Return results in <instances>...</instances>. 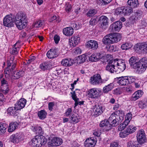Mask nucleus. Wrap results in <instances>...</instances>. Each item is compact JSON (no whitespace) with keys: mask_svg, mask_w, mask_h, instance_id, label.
Listing matches in <instances>:
<instances>
[{"mask_svg":"<svg viewBox=\"0 0 147 147\" xmlns=\"http://www.w3.org/2000/svg\"><path fill=\"white\" fill-rule=\"evenodd\" d=\"M95 144L94 140L91 138L86 139L84 142V145L86 147H94Z\"/></svg>","mask_w":147,"mask_h":147,"instance_id":"bb28decb","label":"nucleus"},{"mask_svg":"<svg viewBox=\"0 0 147 147\" xmlns=\"http://www.w3.org/2000/svg\"><path fill=\"white\" fill-rule=\"evenodd\" d=\"M127 81H128V84L134 82L136 79L135 77L129 76L127 77Z\"/></svg>","mask_w":147,"mask_h":147,"instance_id":"4d7b16f0","label":"nucleus"},{"mask_svg":"<svg viewBox=\"0 0 147 147\" xmlns=\"http://www.w3.org/2000/svg\"><path fill=\"white\" fill-rule=\"evenodd\" d=\"M26 102V100L24 98L20 99L19 101L15 104L14 109L15 110H20L22 109L25 107Z\"/></svg>","mask_w":147,"mask_h":147,"instance_id":"f8f14e48","label":"nucleus"},{"mask_svg":"<svg viewBox=\"0 0 147 147\" xmlns=\"http://www.w3.org/2000/svg\"><path fill=\"white\" fill-rule=\"evenodd\" d=\"M117 63L116 65L117 68V74L123 71L125 69V62L123 60H120L118 61H116Z\"/></svg>","mask_w":147,"mask_h":147,"instance_id":"9b49d317","label":"nucleus"},{"mask_svg":"<svg viewBox=\"0 0 147 147\" xmlns=\"http://www.w3.org/2000/svg\"><path fill=\"white\" fill-rule=\"evenodd\" d=\"M139 107L142 109L147 107V98L145 100L139 101L138 104Z\"/></svg>","mask_w":147,"mask_h":147,"instance_id":"f704fd0d","label":"nucleus"},{"mask_svg":"<svg viewBox=\"0 0 147 147\" xmlns=\"http://www.w3.org/2000/svg\"><path fill=\"white\" fill-rule=\"evenodd\" d=\"M103 57L101 52L94 53L90 57L89 60L92 61H96L99 60Z\"/></svg>","mask_w":147,"mask_h":147,"instance_id":"aec40b11","label":"nucleus"},{"mask_svg":"<svg viewBox=\"0 0 147 147\" xmlns=\"http://www.w3.org/2000/svg\"><path fill=\"white\" fill-rule=\"evenodd\" d=\"M129 134L126 129L123 131L121 132L119 134L121 138H125Z\"/></svg>","mask_w":147,"mask_h":147,"instance_id":"603ef678","label":"nucleus"},{"mask_svg":"<svg viewBox=\"0 0 147 147\" xmlns=\"http://www.w3.org/2000/svg\"><path fill=\"white\" fill-rule=\"evenodd\" d=\"M59 55L58 50L57 49H51L47 53V56L49 59H54Z\"/></svg>","mask_w":147,"mask_h":147,"instance_id":"ddd939ff","label":"nucleus"},{"mask_svg":"<svg viewBox=\"0 0 147 147\" xmlns=\"http://www.w3.org/2000/svg\"><path fill=\"white\" fill-rule=\"evenodd\" d=\"M101 91L99 88H93L88 90L87 92L88 97L92 99H97L101 96Z\"/></svg>","mask_w":147,"mask_h":147,"instance_id":"423d86ee","label":"nucleus"},{"mask_svg":"<svg viewBox=\"0 0 147 147\" xmlns=\"http://www.w3.org/2000/svg\"><path fill=\"white\" fill-rule=\"evenodd\" d=\"M108 18L105 16H102L99 18L100 23L99 27L100 30H104L107 28V26L108 24Z\"/></svg>","mask_w":147,"mask_h":147,"instance_id":"9d476101","label":"nucleus"},{"mask_svg":"<svg viewBox=\"0 0 147 147\" xmlns=\"http://www.w3.org/2000/svg\"><path fill=\"white\" fill-rule=\"evenodd\" d=\"M33 130L36 133L40 134V135H41V134H42L43 133L41 127L39 126L34 127Z\"/></svg>","mask_w":147,"mask_h":147,"instance_id":"c03bdc74","label":"nucleus"},{"mask_svg":"<svg viewBox=\"0 0 147 147\" xmlns=\"http://www.w3.org/2000/svg\"><path fill=\"white\" fill-rule=\"evenodd\" d=\"M49 63L48 62H45L40 64V67L42 70H45L47 69Z\"/></svg>","mask_w":147,"mask_h":147,"instance_id":"8fccbe9b","label":"nucleus"},{"mask_svg":"<svg viewBox=\"0 0 147 147\" xmlns=\"http://www.w3.org/2000/svg\"><path fill=\"white\" fill-rule=\"evenodd\" d=\"M7 113L10 115H12L13 116H16L18 115V113L16 112V111H7Z\"/></svg>","mask_w":147,"mask_h":147,"instance_id":"e2e57ef3","label":"nucleus"},{"mask_svg":"<svg viewBox=\"0 0 147 147\" xmlns=\"http://www.w3.org/2000/svg\"><path fill=\"white\" fill-rule=\"evenodd\" d=\"M129 63L131 66L134 68L138 63V61L136 57H132L130 59Z\"/></svg>","mask_w":147,"mask_h":147,"instance_id":"2f4dec72","label":"nucleus"},{"mask_svg":"<svg viewBox=\"0 0 147 147\" xmlns=\"http://www.w3.org/2000/svg\"><path fill=\"white\" fill-rule=\"evenodd\" d=\"M71 94H72V99L74 100L75 101H77L78 99L77 98L75 91H74L72 92H71Z\"/></svg>","mask_w":147,"mask_h":147,"instance_id":"338daca9","label":"nucleus"},{"mask_svg":"<svg viewBox=\"0 0 147 147\" xmlns=\"http://www.w3.org/2000/svg\"><path fill=\"white\" fill-rule=\"evenodd\" d=\"M90 82L93 85H101L105 83L107 80L102 79L101 76L99 74H96L91 76L90 78Z\"/></svg>","mask_w":147,"mask_h":147,"instance_id":"39448f33","label":"nucleus"},{"mask_svg":"<svg viewBox=\"0 0 147 147\" xmlns=\"http://www.w3.org/2000/svg\"><path fill=\"white\" fill-rule=\"evenodd\" d=\"M112 0H98V3L100 2L102 4L105 5L110 3Z\"/></svg>","mask_w":147,"mask_h":147,"instance_id":"0e129e2a","label":"nucleus"},{"mask_svg":"<svg viewBox=\"0 0 147 147\" xmlns=\"http://www.w3.org/2000/svg\"><path fill=\"white\" fill-rule=\"evenodd\" d=\"M86 59L87 58L86 56L85 55H82L78 57V60L79 59L80 61V63H82L85 61Z\"/></svg>","mask_w":147,"mask_h":147,"instance_id":"bf43d9fd","label":"nucleus"},{"mask_svg":"<svg viewBox=\"0 0 147 147\" xmlns=\"http://www.w3.org/2000/svg\"><path fill=\"white\" fill-rule=\"evenodd\" d=\"M103 113V111H92L91 115L94 117H97Z\"/></svg>","mask_w":147,"mask_h":147,"instance_id":"6e6d98bb","label":"nucleus"},{"mask_svg":"<svg viewBox=\"0 0 147 147\" xmlns=\"http://www.w3.org/2000/svg\"><path fill=\"white\" fill-rule=\"evenodd\" d=\"M14 57L13 56L11 57L10 60H8L7 61V67H11V64L13 63V61L14 60Z\"/></svg>","mask_w":147,"mask_h":147,"instance_id":"680f3d73","label":"nucleus"},{"mask_svg":"<svg viewBox=\"0 0 147 147\" xmlns=\"http://www.w3.org/2000/svg\"><path fill=\"white\" fill-rule=\"evenodd\" d=\"M86 47L89 49L96 50L98 47V44L96 41L94 40H90L87 42Z\"/></svg>","mask_w":147,"mask_h":147,"instance_id":"f3484780","label":"nucleus"},{"mask_svg":"<svg viewBox=\"0 0 147 147\" xmlns=\"http://www.w3.org/2000/svg\"><path fill=\"white\" fill-rule=\"evenodd\" d=\"M141 145L137 141H130L127 143V147H140Z\"/></svg>","mask_w":147,"mask_h":147,"instance_id":"e433bc0d","label":"nucleus"},{"mask_svg":"<svg viewBox=\"0 0 147 147\" xmlns=\"http://www.w3.org/2000/svg\"><path fill=\"white\" fill-rule=\"evenodd\" d=\"M127 3L129 5L133 7H136L139 5L138 0H128Z\"/></svg>","mask_w":147,"mask_h":147,"instance_id":"c9c22d12","label":"nucleus"},{"mask_svg":"<svg viewBox=\"0 0 147 147\" xmlns=\"http://www.w3.org/2000/svg\"><path fill=\"white\" fill-rule=\"evenodd\" d=\"M102 41L104 44L106 45L112 44V40L110 38V34L105 36L102 39Z\"/></svg>","mask_w":147,"mask_h":147,"instance_id":"473e14b6","label":"nucleus"},{"mask_svg":"<svg viewBox=\"0 0 147 147\" xmlns=\"http://www.w3.org/2000/svg\"><path fill=\"white\" fill-rule=\"evenodd\" d=\"M97 12V11L95 9H89L86 14L88 17H91L94 16Z\"/></svg>","mask_w":147,"mask_h":147,"instance_id":"4c0bfd02","label":"nucleus"},{"mask_svg":"<svg viewBox=\"0 0 147 147\" xmlns=\"http://www.w3.org/2000/svg\"><path fill=\"white\" fill-rule=\"evenodd\" d=\"M127 121H124L123 123L120 124L118 126V129L119 131H122L124 129L127 125L128 124Z\"/></svg>","mask_w":147,"mask_h":147,"instance_id":"a18cd8bd","label":"nucleus"},{"mask_svg":"<svg viewBox=\"0 0 147 147\" xmlns=\"http://www.w3.org/2000/svg\"><path fill=\"white\" fill-rule=\"evenodd\" d=\"M123 7H122L117 8L115 11V13L117 15H123Z\"/></svg>","mask_w":147,"mask_h":147,"instance_id":"5fc2aeb1","label":"nucleus"},{"mask_svg":"<svg viewBox=\"0 0 147 147\" xmlns=\"http://www.w3.org/2000/svg\"><path fill=\"white\" fill-rule=\"evenodd\" d=\"M139 49L144 53H147V42L142 43L139 47Z\"/></svg>","mask_w":147,"mask_h":147,"instance_id":"58836bf2","label":"nucleus"},{"mask_svg":"<svg viewBox=\"0 0 147 147\" xmlns=\"http://www.w3.org/2000/svg\"><path fill=\"white\" fill-rule=\"evenodd\" d=\"M16 43L15 44L10 51V53L13 55H16L18 53L19 48L18 47H16Z\"/></svg>","mask_w":147,"mask_h":147,"instance_id":"37998d69","label":"nucleus"},{"mask_svg":"<svg viewBox=\"0 0 147 147\" xmlns=\"http://www.w3.org/2000/svg\"><path fill=\"white\" fill-rule=\"evenodd\" d=\"M17 28L21 30L25 28L27 25V19L26 15L23 13L19 12L16 15L15 19L11 15H7L3 19V25L8 27L14 26V22Z\"/></svg>","mask_w":147,"mask_h":147,"instance_id":"f257e3e1","label":"nucleus"},{"mask_svg":"<svg viewBox=\"0 0 147 147\" xmlns=\"http://www.w3.org/2000/svg\"><path fill=\"white\" fill-rule=\"evenodd\" d=\"M22 137L20 134L17 133L15 135H12L10 138L11 142L13 143H17L21 140Z\"/></svg>","mask_w":147,"mask_h":147,"instance_id":"4be33fe9","label":"nucleus"},{"mask_svg":"<svg viewBox=\"0 0 147 147\" xmlns=\"http://www.w3.org/2000/svg\"><path fill=\"white\" fill-rule=\"evenodd\" d=\"M110 38L112 40V44L117 43L120 41L121 39V35L119 33L110 34Z\"/></svg>","mask_w":147,"mask_h":147,"instance_id":"6ab92c4d","label":"nucleus"},{"mask_svg":"<svg viewBox=\"0 0 147 147\" xmlns=\"http://www.w3.org/2000/svg\"><path fill=\"white\" fill-rule=\"evenodd\" d=\"M36 57L34 56H30V59H29L27 62V63L29 64L33 62L35 59Z\"/></svg>","mask_w":147,"mask_h":147,"instance_id":"774afa93","label":"nucleus"},{"mask_svg":"<svg viewBox=\"0 0 147 147\" xmlns=\"http://www.w3.org/2000/svg\"><path fill=\"white\" fill-rule=\"evenodd\" d=\"M65 9L66 12L68 13L71 11V5L69 3H66L65 4Z\"/></svg>","mask_w":147,"mask_h":147,"instance_id":"864d4df0","label":"nucleus"},{"mask_svg":"<svg viewBox=\"0 0 147 147\" xmlns=\"http://www.w3.org/2000/svg\"><path fill=\"white\" fill-rule=\"evenodd\" d=\"M47 113L45 111H40L38 113V115L40 119L43 120L46 117Z\"/></svg>","mask_w":147,"mask_h":147,"instance_id":"ea45409f","label":"nucleus"},{"mask_svg":"<svg viewBox=\"0 0 147 147\" xmlns=\"http://www.w3.org/2000/svg\"><path fill=\"white\" fill-rule=\"evenodd\" d=\"M1 89H0V105H1L4 101V94H7L9 90L8 84L1 85Z\"/></svg>","mask_w":147,"mask_h":147,"instance_id":"0eeeda50","label":"nucleus"},{"mask_svg":"<svg viewBox=\"0 0 147 147\" xmlns=\"http://www.w3.org/2000/svg\"><path fill=\"white\" fill-rule=\"evenodd\" d=\"M15 63H13L11 67H7L4 71V73L6 78H8L10 76H12L13 73V70L16 67Z\"/></svg>","mask_w":147,"mask_h":147,"instance_id":"2eb2a0df","label":"nucleus"},{"mask_svg":"<svg viewBox=\"0 0 147 147\" xmlns=\"http://www.w3.org/2000/svg\"><path fill=\"white\" fill-rule=\"evenodd\" d=\"M120 111H115L111 115L109 118V122L110 125V128L111 127H115L118 125L120 122L119 113Z\"/></svg>","mask_w":147,"mask_h":147,"instance_id":"7ed1b4c3","label":"nucleus"},{"mask_svg":"<svg viewBox=\"0 0 147 147\" xmlns=\"http://www.w3.org/2000/svg\"><path fill=\"white\" fill-rule=\"evenodd\" d=\"M62 65L64 66L69 67L72 65L73 62L71 60L69 59H65L62 60L61 62Z\"/></svg>","mask_w":147,"mask_h":147,"instance_id":"cd10ccee","label":"nucleus"},{"mask_svg":"<svg viewBox=\"0 0 147 147\" xmlns=\"http://www.w3.org/2000/svg\"><path fill=\"white\" fill-rule=\"evenodd\" d=\"M19 124L16 122H12L10 123L9 126L8 131L11 132L14 131L18 127Z\"/></svg>","mask_w":147,"mask_h":147,"instance_id":"c85d7f7f","label":"nucleus"},{"mask_svg":"<svg viewBox=\"0 0 147 147\" xmlns=\"http://www.w3.org/2000/svg\"><path fill=\"white\" fill-rule=\"evenodd\" d=\"M117 84L121 86H124L128 84L127 76H121L117 78Z\"/></svg>","mask_w":147,"mask_h":147,"instance_id":"a211bd4d","label":"nucleus"},{"mask_svg":"<svg viewBox=\"0 0 147 147\" xmlns=\"http://www.w3.org/2000/svg\"><path fill=\"white\" fill-rule=\"evenodd\" d=\"M69 45L71 47H75L80 42V38L79 36L76 35L71 37L69 40Z\"/></svg>","mask_w":147,"mask_h":147,"instance_id":"4468645a","label":"nucleus"},{"mask_svg":"<svg viewBox=\"0 0 147 147\" xmlns=\"http://www.w3.org/2000/svg\"><path fill=\"white\" fill-rule=\"evenodd\" d=\"M132 47V45L130 43H126L122 44L121 46V48L122 50H127Z\"/></svg>","mask_w":147,"mask_h":147,"instance_id":"79ce46f5","label":"nucleus"},{"mask_svg":"<svg viewBox=\"0 0 147 147\" xmlns=\"http://www.w3.org/2000/svg\"><path fill=\"white\" fill-rule=\"evenodd\" d=\"M113 28L115 31H119L122 27V23L120 21H117L112 24Z\"/></svg>","mask_w":147,"mask_h":147,"instance_id":"7c9ffc66","label":"nucleus"},{"mask_svg":"<svg viewBox=\"0 0 147 147\" xmlns=\"http://www.w3.org/2000/svg\"><path fill=\"white\" fill-rule=\"evenodd\" d=\"M74 113L73 111L72 112V111H66L64 113V116L66 117L69 116L70 118Z\"/></svg>","mask_w":147,"mask_h":147,"instance_id":"69168bd1","label":"nucleus"},{"mask_svg":"<svg viewBox=\"0 0 147 147\" xmlns=\"http://www.w3.org/2000/svg\"><path fill=\"white\" fill-rule=\"evenodd\" d=\"M24 75V72L22 71H16L13 72L12 76L11 78L14 80L17 79L21 77H22Z\"/></svg>","mask_w":147,"mask_h":147,"instance_id":"393cba45","label":"nucleus"},{"mask_svg":"<svg viewBox=\"0 0 147 147\" xmlns=\"http://www.w3.org/2000/svg\"><path fill=\"white\" fill-rule=\"evenodd\" d=\"M47 142V140L42 135H37L32 139L29 142L31 147H40L44 145Z\"/></svg>","mask_w":147,"mask_h":147,"instance_id":"f03ea898","label":"nucleus"},{"mask_svg":"<svg viewBox=\"0 0 147 147\" xmlns=\"http://www.w3.org/2000/svg\"><path fill=\"white\" fill-rule=\"evenodd\" d=\"M142 17V15L140 13L136 12L132 16V18L133 20L136 21L141 19Z\"/></svg>","mask_w":147,"mask_h":147,"instance_id":"de8ad7c7","label":"nucleus"},{"mask_svg":"<svg viewBox=\"0 0 147 147\" xmlns=\"http://www.w3.org/2000/svg\"><path fill=\"white\" fill-rule=\"evenodd\" d=\"M80 117L78 115L74 113L70 117L71 123H76L80 120Z\"/></svg>","mask_w":147,"mask_h":147,"instance_id":"72a5a7b5","label":"nucleus"},{"mask_svg":"<svg viewBox=\"0 0 147 147\" xmlns=\"http://www.w3.org/2000/svg\"><path fill=\"white\" fill-rule=\"evenodd\" d=\"M107 49L108 51L111 52H115L116 50V46L114 45L107 46Z\"/></svg>","mask_w":147,"mask_h":147,"instance_id":"09e8293b","label":"nucleus"},{"mask_svg":"<svg viewBox=\"0 0 147 147\" xmlns=\"http://www.w3.org/2000/svg\"><path fill=\"white\" fill-rule=\"evenodd\" d=\"M137 138V142L141 145L144 143L146 141V138L144 131L141 129L138 132Z\"/></svg>","mask_w":147,"mask_h":147,"instance_id":"1a4fd4ad","label":"nucleus"},{"mask_svg":"<svg viewBox=\"0 0 147 147\" xmlns=\"http://www.w3.org/2000/svg\"><path fill=\"white\" fill-rule=\"evenodd\" d=\"M147 67V60L145 58H142L138 61V63L134 68L136 73L142 74L144 72Z\"/></svg>","mask_w":147,"mask_h":147,"instance_id":"20e7f679","label":"nucleus"},{"mask_svg":"<svg viewBox=\"0 0 147 147\" xmlns=\"http://www.w3.org/2000/svg\"><path fill=\"white\" fill-rule=\"evenodd\" d=\"M62 143V140L58 138H54L49 142L48 145L52 146H58Z\"/></svg>","mask_w":147,"mask_h":147,"instance_id":"dca6fc26","label":"nucleus"},{"mask_svg":"<svg viewBox=\"0 0 147 147\" xmlns=\"http://www.w3.org/2000/svg\"><path fill=\"white\" fill-rule=\"evenodd\" d=\"M132 115L131 113H128L126 115L125 120V121H127V123H129L130 120L131 119Z\"/></svg>","mask_w":147,"mask_h":147,"instance_id":"052dcab7","label":"nucleus"},{"mask_svg":"<svg viewBox=\"0 0 147 147\" xmlns=\"http://www.w3.org/2000/svg\"><path fill=\"white\" fill-rule=\"evenodd\" d=\"M44 22L42 20L36 21L34 24V26L36 28H39L42 26L44 24Z\"/></svg>","mask_w":147,"mask_h":147,"instance_id":"3c124183","label":"nucleus"},{"mask_svg":"<svg viewBox=\"0 0 147 147\" xmlns=\"http://www.w3.org/2000/svg\"><path fill=\"white\" fill-rule=\"evenodd\" d=\"M126 129L127 131L128 132L129 134H130L136 131V127L132 125H130L127 127Z\"/></svg>","mask_w":147,"mask_h":147,"instance_id":"a19ab883","label":"nucleus"},{"mask_svg":"<svg viewBox=\"0 0 147 147\" xmlns=\"http://www.w3.org/2000/svg\"><path fill=\"white\" fill-rule=\"evenodd\" d=\"M63 34L65 35L70 36L74 33V30L71 27H67L63 29Z\"/></svg>","mask_w":147,"mask_h":147,"instance_id":"5701e85b","label":"nucleus"},{"mask_svg":"<svg viewBox=\"0 0 147 147\" xmlns=\"http://www.w3.org/2000/svg\"><path fill=\"white\" fill-rule=\"evenodd\" d=\"M143 94V92L141 90H138L132 94L131 100H132L136 101L141 97Z\"/></svg>","mask_w":147,"mask_h":147,"instance_id":"b1692460","label":"nucleus"},{"mask_svg":"<svg viewBox=\"0 0 147 147\" xmlns=\"http://www.w3.org/2000/svg\"><path fill=\"white\" fill-rule=\"evenodd\" d=\"M7 127V125L6 123H0V132L3 133L5 132Z\"/></svg>","mask_w":147,"mask_h":147,"instance_id":"49530a36","label":"nucleus"},{"mask_svg":"<svg viewBox=\"0 0 147 147\" xmlns=\"http://www.w3.org/2000/svg\"><path fill=\"white\" fill-rule=\"evenodd\" d=\"M99 125L101 127L104 128V129L106 130H109L111 129L109 119L108 120L105 119L104 120L101 121Z\"/></svg>","mask_w":147,"mask_h":147,"instance_id":"412c9836","label":"nucleus"},{"mask_svg":"<svg viewBox=\"0 0 147 147\" xmlns=\"http://www.w3.org/2000/svg\"><path fill=\"white\" fill-rule=\"evenodd\" d=\"M114 84L113 83H111L105 86L103 88V91L104 93H107L111 90L114 88Z\"/></svg>","mask_w":147,"mask_h":147,"instance_id":"c756f323","label":"nucleus"},{"mask_svg":"<svg viewBox=\"0 0 147 147\" xmlns=\"http://www.w3.org/2000/svg\"><path fill=\"white\" fill-rule=\"evenodd\" d=\"M117 63H116L115 60H110L106 67V69L111 73L115 72L117 73V68L116 66Z\"/></svg>","mask_w":147,"mask_h":147,"instance_id":"6e6552de","label":"nucleus"},{"mask_svg":"<svg viewBox=\"0 0 147 147\" xmlns=\"http://www.w3.org/2000/svg\"><path fill=\"white\" fill-rule=\"evenodd\" d=\"M123 15L129 16L133 12V8L129 6H123Z\"/></svg>","mask_w":147,"mask_h":147,"instance_id":"a878e982","label":"nucleus"},{"mask_svg":"<svg viewBox=\"0 0 147 147\" xmlns=\"http://www.w3.org/2000/svg\"><path fill=\"white\" fill-rule=\"evenodd\" d=\"M113 91V94L116 95H120L121 93V89L119 87L114 89Z\"/></svg>","mask_w":147,"mask_h":147,"instance_id":"13d9d810","label":"nucleus"}]
</instances>
